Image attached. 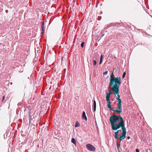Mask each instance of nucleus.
<instances>
[{"mask_svg": "<svg viewBox=\"0 0 152 152\" xmlns=\"http://www.w3.org/2000/svg\"><path fill=\"white\" fill-rule=\"evenodd\" d=\"M110 121L113 130H116L120 128L122 129L121 135L119 137H118V134L119 131H121V130H118L115 132V139L116 140L119 138L120 141L124 139L126 137V128L125 127V123L122 117L120 115L118 116L113 115L110 117Z\"/></svg>", "mask_w": 152, "mask_h": 152, "instance_id": "nucleus-1", "label": "nucleus"}, {"mask_svg": "<svg viewBox=\"0 0 152 152\" xmlns=\"http://www.w3.org/2000/svg\"><path fill=\"white\" fill-rule=\"evenodd\" d=\"M114 76V75L113 72L110 78V81L109 84H110L111 86H112L113 84L120 85L121 83V77H113Z\"/></svg>", "mask_w": 152, "mask_h": 152, "instance_id": "nucleus-2", "label": "nucleus"}, {"mask_svg": "<svg viewBox=\"0 0 152 152\" xmlns=\"http://www.w3.org/2000/svg\"><path fill=\"white\" fill-rule=\"evenodd\" d=\"M120 85L117 84H113L112 86L110 85V84H109V88L110 89V91H109L108 94L110 95L111 94H114V89L115 88H119V86Z\"/></svg>", "mask_w": 152, "mask_h": 152, "instance_id": "nucleus-3", "label": "nucleus"}, {"mask_svg": "<svg viewBox=\"0 0 152 152\" xmlns=\"http://www.w3.org/2000/svg\"><path fill=\"white\" fill-rule=\"evenodd\" d=\"M114 95L115 96H116L117 95V97L116 98V99L118 100V102H121V99L120 98V95H119V88H114Z\"/></svg>", "mask_w": 152, "mask_h": 152, "instance_id": "nucleus-4", "label": "nucleus"}, {"mask_svg": "<svg viewBox=\"0 0 152 152\" xmlns=\"http://www.w3.org/2000/svg\"><path fill=\"white\" fill-rule=\"evenodd\" d=\"M121 101L118 102V103L117 104V108L118 110H114V112L120 113L122 111V109L121 107Z\"/></svg>", "mask_w": 152, "mask_h": 152, "instance_id": "nucleus-5", "label": "nucleus"}, {"mask_svg": "<svg viewBox=\"0 0 152 152\" xmlns=\"http://www.w3.org/2000/svg\"><path fill=\"white\" fill-rule=\"evenodd\" d=\"M86 146L87 149L89 151H96V148L95 147L90 144H86Z\"/></svg>", "mask_w": 152, "mask_h": 152, "instance_id": "nucleus-6", "label": "nucleus"}, {"mask_svg": "<svg viewBox=\"0 0 152 152\" xmlns=\"http://www.w3.org/2000/svg\"><path fill=\"white\" fill-rule=\"evenodd\" d=\"M44 28H45L44 22L43 21L42 22V26L41 33L42 34H43L44 33V31H45Z\"/></svg>", "mask_w": 152, "mask_h": 152, "instance_id": "nucleus-7", "label": "nucleus"}, {"mask_svg": "<svg viewBox=\"0 0 152 152\" xmlns=\"http://www.w3.org/2000/svg\"><path fill=\"white\" fill-rule=\"evenodd\" d=\"M111 102L107 103V107L109 108L111 110H112L113 111H114V109L113 108H112V107H111Z\"/></svg>", "mask_w": 152, "mask_h": 152, "instance_id": "nucleus-8", "label": "nucleus"}, {"mask_svg": "<svg viewBox=\"0 0 152 152\" xmlns=\"http://www.w3.org/2000/svg\"><path fill=\"white\" fill-rule=\"evenodd\" d=\"M82 117L83 119H84L86 121L87 120V118L85 112L84 111H83V112Z\"/></svg>", "mask_w": 152, "mask_h": 152, "instance_id": "nucleus-9", "label": "nucleus"}, {"mask_svg": "<svg viewBox=\"0 0 152 152\" xmlns=\"http://www.w3.org/2000/svg\"><path fill=\"white\" fill-rule=\"evenodd\" d=\"M94 111H95L96 108V102L95 100H94Z\"/></svg>", "mask_w": 152, "mask_h": 152, "instance_id": "nucleus-10", "label": "nucleus"}, {"mask_svg": "<svg viewBox=\"0 0 152 152\" xmlns=\"http://www.w3.org/2000/svg\"><path fill=\"white\" fill-rule=\"evenodd\" d=\"M103 56L102 55H101L100 56V60L99 62V64H101L103 61Z\"/></svg>", "mask_w": 152, "mask_h": 152, "instance_id": "nucleus-11", "label": "nucleus"}, {"mask_svg": "<svg viewBox=\"0 0 152 152\" xmlns=\"http://www.w3.org/2000/svg\"><path fill=\"white\" fill-rule=\"evenodd\" d=\"M72 142L74 145H76V142L75 139L74 138H72L71 140Z\"/></svg>", "mask_w": 152, "mask_h": 152, "instance_id": "nucleus-12", "label": "nucleus"}, {"mask_svg": "<svg viewBox=\"0 0 152 152\" xmlns=\"http://www.w3.org/2000/svg\"><path fill=\"white\" fill-rule=\"evenodd\" d=\"M110 95L108 94V92H106V98H110Z\"/></svg>", "mask_w": 152, "mask_h": 152, "instance_id": "nucleus-13", "label": "nucleus"}, {"mask_svg": "<svg viewBox=\"0 0 152 152\" xmlns=\"http://www.w3.org/2000/svg\"><path fill=\"white\" fill-rule=\"evenodd\" d=\"M93 65L94 66H96V61L94 59L93 60Z\"/></svg>", "mask_w": 152, "mask_h": 152, "instance_id": "nucleus-14", "label": "nucleus"}, {"mask_svg": "<svg viewBox=\"0 0 152 152\" xmlns=\"http://www.w3.org/2000/svg\"><path fill=\"white\" fill-rule=\"evenodd\" d=\"M79 126L80 123L78 122L77 121L75 123V127H78Z\"/></svg>", "mask_w": 152, "mask_h": 152, "instance_id": "nucleus-15", "label": "nucleus"}, {"mask_svg": "<svg viewBox=\"0 0 152 152\" xmlns=\"http://www.w3.org/2000/svg\"><path fill=\"white\" fill-rule=\"evenodd\" d=\"M106 99L107 103L111 102L110 98H106Z\"/></svg>", "mask_w": 152, "mask_h": 152, "instance_id": "nucleus-16", "label": "nucleus"}, {"mask_svg": "<svg viewBox=\"0 0 152 152\" xmlns=\"http://www.w3.org/2000/svg\"><path fill=\"white\" fill-rule=\"evenodd\" d=\"M115 26V23H111L109 25V26Z\"/></svg>", "mask_w": 152, "mask_h": 152, "instance_id": "nucleus-17", "label": "nucleus"}, {"mask_svg": "<svg viewBox=\"0 0 152 152\" xmlns=\"http://www.w3.org/2000/svg\"><path fill=\"white\" fill-rule=\"evenodd\" d=\"M126 75V72H124L123 75H122V78H124L125 76V75Z\"/></svg>", "mask_w": 152, "mask_h": 152, "instance_id": "nucleus-18", "label": "nucleus"}, {"mask_svg": "<svg viewBox=\"0 0 152 152\" xmlns=\"http://www.w3.org/2000/svg\"><path fill=\"white\" fill-rule=\"evenodd\" d=\"M84 42H82L81 44V47L83 48L84 47Z\"/></svg>", "mask_w": 152, "mask_h": 152, "instance_id": "nucleus-19", "label": "nucleus"}, {"mask_svg": "<svg viewBox=\"0 0 152 152\" xmlns=\"http://www.w3.org/2000/svg\"><path fill=\"white\" fill-rule=\"evenodd\" d=\"M120 25V23H115V26H118Z\"/></svg>", "mask_w": 152, "mask_h": 152, "instance_id": "nucleus-20", "label": "nucleus"}, {"mask_svg": "<svg viewBox=\"0 0 152 152\" xmlns=\"http://www.w3.org/2000/svg\"><path fill=\"white\" fill-rule=\"evenodd\" d=\"M107 73H108L107 71H105L103 73V74L104 75H106L107 74Z\"/></svg>", "mask_w": 152, "mask_h": 152, "instance_id": "nucleus-21", "label": "nucleus"}, {"mask_svg": "<svg viewBox=\"0 0 152 152\" xmlns=\"http://www.w3.org/2000/svg\"><path fill=\"white\" fill-rule=\"evenodd\" d=\"M37 147L38 148H41V145H37Z\"/></svg>", "mask_w": 152, "mask_h": 152, "instance_id": "nucleus-22", "label": "nucleus"}, {"mask_svg": "<svg viewBox=\"0 0 152 152\" xmlns=\"http://www.w3.org/2000/svg\"><path fill=\"white\" fill-rule=\"evenodd\" d=\"M136 152H139L140 150L139 149H136Z\"/></svg>", "mask_w": 152, "mask_h": 152, "instance_id": "nucleus-23", "label": "nucleus"}, {"mask_svg": "<svg viewBox=\"0 0 152 152\" xmlns=\"http://www.w3.org/2000/svg\"><path fill=\"white\" fill-rule=\"evenodd\" d=\"M120 144H119L118 145V146H117V148H118V149H119V148L120 147Z\"/></svg>", "mask_w": 152, "mask_h": 152, "instance_id": "nucleus-24", "label": "nucleus"}, {"mask_svg": "<svg viewBox=\"0 0 152 152\" xmlns=\"http://www.w3.org/2000/svg\"><path fill=\"white\" fill-rule=\"evenodd\" d=\"M32 120V119L30 117V118H29V123H30L31 122V121Z\"/></svg>", "mask_w": 152, "mask_h": 152, "instance_id": "nucleus-25", "label": "nucleus"}, {"mask_svg": "<svg viewBox=\"0 0 152 152\" xmlns=\"http://www.w3.org/2000/svg\"><path fill=\"white\" fill-rule=\"evenodd\" d=\"M4 98H5V96H3L2 99V101H3V100H4Z\"/></svg>", "mask_w": 152, "mask_h": 152, "instance_id": "nucleus-26", "label": "nucleus"}, {"mask_svg": "<svg viewBox=\"0 0 152 152\" xmlns=\"http://www.w3.org/2000/svg\"><path fill=\"white\" fill-rule=\"evenodd\" d=\"M130 138V137L129 136H128V137H127V139H128V140Z\"/></svg>", "mask_w": 152, "mask_h": 152, "instance_id": "nucleus-27", "label": "nucleus"}, {"mask_svg": "<svg viewBox=\"0 0 152 152\" xmlns=\"http://www.w3.org/2000/svg\"><path fill=\"white\" fill-rule=\"evenodd\" d=\"M118 152H120V151L119 149H118Z\"/></svg>", "mask_w": 152, "mask_h": 152, "instance_id": "nucleus-28", "label": "nucleus"}, {"mask_svg": "<svg viewBox=\"0 0 152 152\" xmlns=\"http://www.w3.org/2000/svg\"><path fill=\"white\" fill-rule=\"evenodd\" d=\"M6 12H7V10H6Z\"/></svg>", "mask_w": 152, "mask_h": 152, "instance_id": "nucleus-29", "label": "nucleus"}, {"mask_svg": "<svg viewBox=\"0 0 152 152\" xmlns=\"http://www.w3.org/2000/svg\"><path fill=\"white\" fill-rule=\"evenodd\" d=\"M6 12H7V10H6Z\"/></svg>", "mask_w": 152, "mask_h": 152, "instance_id": "nucleus-30", "label": "nucleus"}]
</instances>
